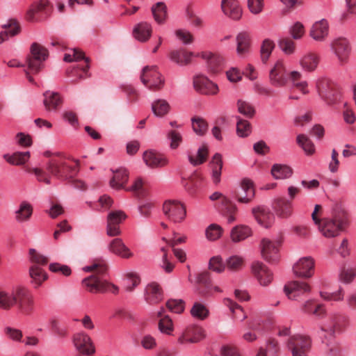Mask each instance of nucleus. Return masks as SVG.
Wrapping results in <instances>:
<instances>
[{
	"label": "nucleus",
	"instance_id": "1",
	"mask_svg": "<svg viewBox=\"0 0 356 356\" xmlns=\"http://www.w3.org/2000/svg\"><path fill=\"white\" fill-rule=\"evenodd\" d=\"M107 269L105 263L93 264L83 268L86 272L95 271L92 275L82 280L83 286L88 291L92 293H105L108 291L113 293H118V287L108 282L105 278Z\"/></svg>",
	"mask_w": 356,
	"mask_h": 356
},
{
	"label": "nucleus",
	"instance_id": "2",
	"mask_svg": "<svg viewBox=\"0 0 356 356\" xmlns=\"http://www.w3.org/2000/svg\"><path fill=\"white\" fill-rule=\"evenodd\" d=\"M317 225L324 236L336 237L348 225V214L343 210L335 211L332 218H323Z\"/></svg>",
	"mask_w": 356,
	"mask_h": 356
},
{
	"label": "nucleus",
	"instance_id": "3",
	"mask_svg": "<svg viewBox=\"0 0 356 356\" xmlns=\"http://www.w3.org/2000/svg\"><path fill=\"white\" fill-rule=\"evenodd\" d=\"M51 158L46 165L47 171L53 177L59 179H65L72 177L78 172L79 161L74 160L76 165L71 166L65 161L60 154Z\"/></svg>",
	"mask_w": 356,
	"mask_h": 356
},
{
	"label": "nucleus",
	"instance_id": "4",
	"mask_svg": "<svg viewBox=\"0 0 356 356\" xmlns=\"http://www.w3.org/2000/svg\"><path fill=\"white\" fill-rule=\"evenodd\" d=\"M63 59L65 62H77L83 59L85 60L86 63L84 66L75 65L71 68L67 69L66 73L69 77H74L75 80H78L85 79L89 76V60L88 58L85 57L83 52L80 49L76 48L72 49L71 53L65 54Z\"/></svg>",
	"mask_w": 356,
	"mask_h": 356
},
{
	"label": "nucleus",
	"instance_id": "5",
	"mask_svg": "<svg viewBox=\"0 0 356 356\" xmlns=\"http://www.w3.org/2000/svg\"><path fill=\"white\" fill-rule=\"evenodd\" d=\"M316 88L320 97L328 105H333L340 99L337 86L327 78H321L316 81Z\"/></svg>",
	"mask_w": 356,
	"mask_h": 356
},
{
	"label": "nucleus",
	"instance_id": "6",
	"mask_svg": "<svg viewBox=\"0 0 356 356\" xmlns=\"http://www.w3.org/2000/svg\"><path fill=\"white\" fill-rule=\"evenodd\" d=\"M286 348L292 356H309L312 348V341L306 335L294 334L288 339Z\"/></svg>",
	"mask_w": 356,
	"mask_h": 356
},
{
	"label": "nucleus",
	"instance_id": "7",
	"mask_svg": "<svg viewBox=\"0 0 356 356\" xmlns=\"http://www.w3.org/2000/svg\"><path fill=\"white\" fill-rule=\"evenodd\" d=\"M289 72L287 71L283 60H277L269 70L270 83L276 88H282L289 82Z\"/></svg>",
	"mask_w": 356,
	"mask_h": 356
},
{
	"label": "nucleus",
	"instance_id": "8",
	"mask_svg": "<svg viewBox=\"0 0 356 356\" xmlns=\"http://www.w3.org/2000/svg\"><path fill=\"white\" fill-rule=\"evenodd\" d=\"M31 58L27 59L29 70L38 73L42 67V62L48 57V51L46 48L34 42L31 46Z\"/></svg>",
	"mask_w": 356,
	"mask_h": 356
},
{
	"label": "nucleus",
	"instance_id": "9",
	"mask_svg": "<svg viewBox=\"0 0 356 356\" xmlns=\"http://www.w3.org/2000/svg\"><path fill=\"white\" fill-rule=\"evenodd\" d=\"M142 83L150 90H159L164 83V79L157 71L156 66H146L143 69L140 75Z\"/></svg>",
	"mask_w": 356,
	"mask_h": 356
},
{
	"label": "nucleus",
	"instance_id": "10",
	"mask_svg": "<svg viewBox=\"0 0 356 356\" xmlns=\"http://www.w3.org/2000/svg\"><path fill=\"white\" fill-rule=\"evenodd\" d=\"M15 305L20 312L29 314L33 311V297L27 289L22 286L15 288Z\"/></svg>",
	"mask_w": 356,
	"mask_h": 356
},
{
	"label": "nucleus",
	"instance_id": "11",
	"mask_svg": "<svg viewBox=\"0 0 356 356\" xmlns=\"http://www.w3.org/2000/svg\"><path fill=\"white\" fill-rule=\"evenodd\" d=\"M15 305L20 312L29 314L33 311V297L27 289L22 286L15 288Z\"/></svg>",
	"mask_w": 356,
	"mask_h": 356
},
{
	"label": "nucleus",
	"instance_id": "12",
	"mask_svg": "<svg viewBox=\"0 0 356 356\" xmlns=\"http://www.w3.org/2000/svg\"><path fill=\"white\" fill-rule=\"evenodd\" d=\"M164 214L174 222H179L186 217V209L179 202L168 200L165 202L163 207Z\"/></svg>",
	"mask_w": 356,
	"mask_h": 356
},
{
	"label": "nucleus",
	"instance_id": "13",
	"mask_svg": "<svg viewBox=\"0 0 356 356\" xmlns=\"http://www.w3.org/2000/svg\"><path fill=\"white\" fill-rule=\"evenodd\" d=\"M127 215L122 211L108 213L106 218V234L110 237L121 234L120 224L126 219Z\"/></svg>",
	"mask_w": 356,
	"mask_h": 356
},
{
	"label": "nucleus",
	"instance_id": "14",
	"mask_svg": "<svg viewBox=\"0 0 356 356\" xmlns=\"http://www.w3.org/2000/svg\"><path fill=\"white\" fill-rule=\"evenodd\" d=\"M251 272L260 285L263 286L269 285L273 280V274L271 270L261 261H254L252 264Z\"/></svg>",
	"mask_w": 356,
	"mask_h": 356
},
{
	"label": "nucleus",
	"instance_id": "15",
	"mask_svg": "<svg viewBox=\"0 0 356 356\" xmlns=\"http://www.w3.org/2000/svg\"><path fill=\"white\" fill-rule=\"evenodd\" d=\"M315 262L313 258H300L293 266L294 274L302 278H310L314 273Z\"/></svg>",
	"mask_w": 356,
	"mask_h": 356
},
{
	"label": "nucleus",
	"instance_id": "16",
	"mask_svg": "<svg viewBox=\"0 0 356 356\" xmlns=\"http://www.w3.org/2000/svg\"><path fill=\"white\" fill-rule=\"evenodd\" d=\"M73 343L81 354L91 355L95 353V348L91 338L84 332H79L74 335Z\"/></svg>",
	"mask_w": 356,
	"mask_h": 356
},
{
	"label": "nucleus",
	"instance_id": "17",
	"mask_svg": "<svg viewBox=\"0 0 356 356\" xmlns=\"http://www.w3.org/2000/svg\"><path fill=\"white\" fill-rule=\"evenodd\" d=\"M284 291L290 300H298L302 296L309 293L310 286L303 282L292 281L284 286Z\"/></svg>",
	"mask_w": 356,
	"mask_h": 356
},
{
	"label": "nucleus",
	"instance_id": "18",
	"mask_svg": "<svg viewBox=\"0 0 356 356\" xmlns=\"http://www.w3.org/2000/svg\"><path fill=\"white\" fill-rule=\"evenodd\" d=\"M279 242L272 241L267 238H264L261 243V252L262 257L270 263L277 262L279 259Z\"/></svg>",
	"mask_w": 356,
	"mask_h": 356
},
{
	"label": "nucleus",
	"instance_id": "19",
	"mask_svg": "<svg viewBox=\"0 0 356 356\" xmlns=\"http://www.w3.org/2000/svg\"><path fill=\"white\" fill-rule=\"evenodd\" d=\"M193 86L197 92L204 95H216L218 91L216 83L202 75L194 77Z\"/></svg>",
	"mask_w": 356,
	"mask_h": 356
},
{
	"label": "nucleus",
	"instance_id": "20",
	"mask_svg": "<svg viewBox=\"0 0 356 356\" xmlns=\"http://www.w3.org/2000/svg\"><path fill=\"white\" fill-rule=\"evenodd\" d=\"M331 47L340 62L343 63L347 60L350 51V47L346 38H336L332 41Z\"/></svg>",
	"mask_w": 356,
	"mask_h": 356
},
{
	"label": "nucleus",
	"instance_id": "21",
	"mask_svg": "<svg viewBox=\"0 0 356 356\" xmlns=\"http://www.w3.org/2000/svg\"><path fill=\"white\" fill-rule=\"evenodd\" d=\"M252 212L257 222L265 228L270 227L274 222V215L268 209L264 207H257L253 208Z\"/></svg>",
	"mask_w": 356,
	"mask_h": 356
},
{
	"label": "nucleus",
	"instance_id": "22",
	"mask_svg": "<svg viewBox=\"0 0 356 356\" xmlns=\"http://www.w3.org/2000/svg\"><path fill=\"white\" fill-rule=\"evenodd\" d=\"M108 248L111 252L123 259H130L134 255L120 238L113 239L108 244Z\"/></svg>",
	"mask_w": 356,
	"mask_h": 356
},
{
	"label": "nucleus",
	"instance_id": "23",
	"mask_svg": "<svg viewBox=\"0 0 356 356\" xmlns=\"http://www.w3.org/2000/svg\"><path fill=\"white\" fill-rule=\"evenodd\" d=\"M330 321L331 325L327 329H329L332 333L343 332L346 331L350 325V317L344 314H336L331 317Z\"/></svg>",
	"mask_w": 356,
	"mask_h": 356
},
{
	"label": "nucleus",
	"instance_id": "24",
	"mask_svg": "<svg viewBox=\"0 0 356 356\" xmlns=\"http://www.w3.org/2000/svg\"><path fill=\"white\" fill-rule=\"evenodd\" d=\"M273 208L276 215L282 218H287L293 211L292 203L284 197H279L274 200Z\"/></svg>",
	"mask_w": 356,
	"mask_h": 356
},
{
	"label": "nucleus",
	"instance_id": "25",
	"mask_svg": "<svg viewBox=\"0 0 356 356\" xmlns=\"http://www.w3.org/2000/svg\"><path fill=\"white\" fill-rule=\"evenodd\" d=\"M143 160L146 165L151 168H162L168 163V160L165 156L151 150L143 153Z\"/></svg>",
	"mask_w": 356,
	"mask_h": 356
},
{
	"label": "nucleus",
	"instance_id": "26",
	"mask_svg": "<svg viewBox=\"0 0 356 356\" xmlns=\"http://www.w3.org/2000/svg\"><path fill=\"white\" fill-rule=\"evenodd\" d=\"M329 24L326 19L316 22L310 29V36L316 41H323L328 35Z\"/></svg>",
	"mask_w": 356,
	"mask_h": 356
},
{
	"label": "nucleus",
	"instance_id": "27",
	"mask_svg": "<svg viewBox=\"0 0 356 356\" xmlns=\"http://www.w3.org/2000/svg\"><path fill=\"white\" fill-rule=\"evenodd\" d=\"M221 7L223 13L233 19H239L242 16V8L236 0H222Z\"/></svg>",
	"mask_w": 356,
	"mask_h": 356
},
{
	"label": "nucleus",
	"instance_id": "28",
	"mask_svg": "<svg viewBox=\"0 0 356 356\" xmlns=\"http://www.w3.org/2000/svg\"><path fill=\"white\" fill-rule=\"evenodd\" d=\"M320 62L319 56L314 52H308L300 60V65L307 72H312L316 70Z\"/></svg>",
	"mask_w": 356,
	"mask_h": 356
},
{
	"label": "nucleus",
	"instance_id": "29",
	"mask_svg": "<svg viewBox=\"0 0 356 356\" xmlns=\"http://www.w3.org/2000/svg\"><path fill=\"white\" fill-rule=\"evenodd\" d=\"M163 299V293L161 287L156 283L148 284L145 289V300L152 305L157 304Z\"/></svg>",
	"mask_w": 356,
	"mask_h": 356
},
{
	"label": "nucleus",
	"instance_id": "30",
	"mask_svg": "<svg viewBox=\"0 0 356 356\" xmlns=\"http://www.w3.org/2000/svg\"><path fill=\"white\" fill-rule=\"evenodd\" d=\"M289 81L291 83L292 87L301 92L303 95L309 93L308 83L302 80V74L298 71L289 72Z\"/></svg>",
	"mask_w": 356,
	"mask_h": 356
},
{
	"label": "nucleus",
	"instance_id": "31",
	"mask_svg": "<svg viewBox=\"0 0 356 356\" xmlns=\"http://www.w3.org/2000/svg\"><path fill=\"white\" fill-rule=\"evenodd\" d=\"M2 28L4 31L0 32V44L7 40L9 37L17 35L20 31L19 25L15 19H10L2 25Z\"/></svg>",
	"mask_w": 356,
	"mask_h": 356
},
{
	"label": "nucleus",
	"instance_id": "32",
	"mask_svg": "<svg viewBox=\"0 0 356 356\" xmlns=\"http://www.w3.org/2000/svg\"><path fill=\"white\" fill-rule=\"evenodd\" d=\"M202 56L203 58L207 60L208 67L212 72H218L225 63L224 58L220 55L206 52L203 53Z\"/></svg>",
	"mask_w": 356,
	"mask_h": 356
},
{
	"label": "nucleus",
	"instance_id": "33",
	"mask_svg": "<svg viewBox=\"0 0 356 356\" xmlns=\"http://www.w3.org/2000/svg\"><path fill=\"white\" fill-rule=\"evenodd\" d=\"M152 26L147 22H140L134 29L133 33L136 39L146 42L152 35Z\"/></svg>",
	"mask_w": 356,
	"mask_h": 356
},
{
	"label": "nucleus",
	"instance_id": "34",
	"mask_svg": "<svg viewBox=\"0 0 356 356\" xmlns=\"http://www.w3.org/2000/svg\"><path fill=\"white\" fill-rule=\"evenodd\" d=\"M212 169V181L215 184H218L220 182V177L222 168V160L220 154L216 153L212 157L210 162Z\"/></svg>",
	"mask_w": 356,
	"mask_h": 356
},
{
	"label": "nucleus",
	"instance_id": "35",
	"mask_svg": "<svg viewBox=\"0 0 356 356\" xmlns=\"http://www.w3.org/2000/svg\"><path fill=\"white\" fill-rule=\"evenodd\" d=\"M29 276L31 284L35 288L39 287L47 279V273L37 265H32L29 268Z\"/></svg>",
	"mask_w": 356,
	"mask_h": 356
},
{
	"label": "nucleus",
	"instance_id": "36",
	"mask_svg": "<svg viewBox=\"0 0 356 356\" xmlns=\"http://www.w3.org/2000/svg\"><path fill=\"white\" fill-rule=\"evenodd\" d=\"M113 177L110 181L111 186L115 189L124 188V184L128 180L129 175L127 170L125 168H120L113 171Z\"/></svg>",
	"mask_w": 356,
	"mask_h": 356
},
{
	"label": "nucleus",
	"instance_id": "37",
	"mask_svg": "<svg viewBox=\"0 0 356 356\" xmlns=\"http://www.w3.org/2000/svg\"><path fill=\"white\" fill-rule=\"evenodd\" d=\"M15 289L12 291H0V309L9 310L15 305Z\"/></svg>",
	"mask_w": 356,
	"mask_h": 356
},
{
	"label": "nucleus",
	"instance_id": "38",
	"mask_svg": "<svg viewBox=\"0 0 356 356\" xmlns=\"http://www.w3.org/2000/svg\"><path fill=\"white\" fill-rule=\"evenodd\" d=\"M44 105L47 111L56 110L62 103L57 92L47 91L44 93Z\"/></svg>",
	"mask_w": 356,
	"mask_h": 356
},
{
	"label": "nucleus",
	"instance_id": "39",
	"mask_svg": "<svg viewBox=\"0 0 356 356\" xmlns=\"http://www.w3.org/2000/svg\"><path fill=\"white\" fill-rule=\"evenodd\" d=\"M33 213V207L27 202H22L19 209L15 211V220L17 222H22L30 219Z\"/></svg>",
	"mask_w": 356,
	"mask_h": 356
},
{
	"label": "nucleus",
	"instance_id": "40",
	"mask_svg": "<svg viewBox=\"0 0 356 356\" xmlns=\"http://www.w3.org/2000/svg\"><path fill=\"white\" fill-rule=\"evenodd\" d=\"M193 56L192 52L186 51L184 49H179L172 51L170 54V58L172 61L179 65H184L191 62Z\"/></svg>",
	"mask_w": 356,
	"mask_h": 356
},
{
	"label": "nucleus",
	"instance_id": "41",
	"mask_svg": "<svg viewBox=\"0 0 356 356\" xmlns=\"http://www.w3.org/2000/svg\"><path fill=\"white\" fill-rule=\"evenodd\" d=\"M293 174V170L288 165L275 164L271 168V175L276 179L289 178Z\"/></svg>",
	"mask_w": 356,
	"mask_h": 356
},
{
	"label": "nucleus",
	"instance_id": "42",
	"mask_svg": "<svg viewBox=\"0 0 356 356\" xmlns=\"http://www.w3.org/2000/svg\"><path fill=\"white\" fill-rule=\"evenodd\" d=\"M30 157L29 152H17L10 154H4L3 158L11 165H19L24 164Z\"/></svg>",
	"mask_w": 356,
	"mask_h": 356
},
{
	"label": "nucleus",
	"instance_id": "43",
	"mask_svg": "<svg viewBox=\"0 0 356 356\" xmlns=\"http://www.w3.org/2000/svg\"><path fill=\"white\" fill-rule=\"evenodd\" d=\"M302 311L307 314H312L316 316L325 314V309L323 305L316 303L314 300H307L302 305Z\"/></svg>",
	"mask_w": 356,
	"mask_h": 356
},
{
	"label": "nucleus",
	"instance_id": "44",
	"mask_svg": "<svg viewBox=\"0 0 356 356\" xmlns=\"http://www.w3.org/2000/svg\"><path fill=\"white\" fill-rule=\"evenodd\" d=\"M208 156V149L205 145H202L197 149V156L194 157L191 153L188 154V159L193 166L204 163Z\"/></svg>",
	"mask_w": 356,
	"mask_h": 356
},
{
	"label": "nucleus",
	"instance_id": "45",
	"mask_svg": "<svg viewBox=\"0 0 356 356\" xmlns=\"http://www.w3.org/2000/svg\"><path fill=\"white\" fill-rule=\"evenodd\" d=\"M191 314L193 318L203 321L209 316V310L205 305L195 302L191 309Z\"/></svg>",
	"mask_w": 356,
	"mask_h": 356
},
{
	"label": "nucleus",
	"instance_id": "46",
	"mask_svg": "<svg viewBox=\"0 0 356 356\" xmlns=\"http://www.w3.org/2000/svg\"><path fill=\"white\" fill-rule=\"evenodd\" d=\"M154 20L158 24H162L167 17V7L163 2H158L152 7Z\"/></svg>",
	"mask_w": 356,
	"mask_h": 356
},
{
	"label": "nucleus",
	"instance_id": "47",
	"mask_svg": "<svg viewBox=\"0 0 356 356\" xmlns=\"http://www.w3.org/2000/svg\"><path fill=\"white\" fill-rule=\"evenodd\" d=\"M152 111L155 116L163 117L170 111V105L164 99H158L152 104Z\"/></svg>",
	"mask_w": 356,
	"mask_h": 356
},
{
	"label": "nucleus",
	"instance_id": "48",
	"mask_svg": "<svg viewBox=\"0 0 356 356\" xmlns=\"http://www.w3.org/2000/svg\"><path fill=\"white\" fill-rule=\"evenodd\" d=\"M193 131L198 136H204L208 130V123L201 117H194L191 119Z\"/></svg>",
	"mask_w": 356,
	"mask_h": 356
},
{
	"label": "nucleus",
	"instance_id": "49",
	"mask_svg": "<svg viewBox=\"0 0 356 356\" xmlns=\"http://www.w3.org/2000/svg\"><path fill=\"white\" fill-rule=\"evenodd\" d=\"M279 47L286 55H291L296 52V44L293 38L285 37L280 40Z\"/></svg>",
	"mask_w": 356,
	"mask_h": 356
},
{
	"label": "nucleus",
	"instance_id": "50",
	"mask_svg": "<svg viewBox=\"0 0 356 356\" xmlns=\"http://www.w3.org/2000/svg\"><path fill=\"white\" fill-rule=\"evenodd\" d=\"M297 143L307 154L311 155L314 153V145L307 136L304 134L298 135L297 136Z\"/></svg>",
	"mask_w": 356,
	"mask_h": 356
},
{
	"label": "nucleus",
	"instance_id": "51",
	"mask_svg": "<svg viewBox=\"0 0 356 356\" xmlns=\"http://www.w3.org/2000/svg\"><path fill=\"white\" fill-rule=\"evenodd\" d=\"M209 199L211 201L220 200L221 210H227L228 211H232V209H234L233 207H229L232 201L220 192H214L209 196Z\"/></svg>",
	"mask_w": 356,
	"mask_h": 356
},
{
	"label": "nucleus",
	"instance_id": "52",
	"mask_svg": "<svg viewBox=\"0 0 356 356\" xmlns=\"http://www.w3.org/2000/svg\"><path fill=\"white\" fill-rule=\"evenodd\" d=\"M167 138L170 140V147L172 149H177L183 142V136L179 131L173 129L167 134Z\"/></svg>",
	"mask_w": 356,
	"mask_h": 356
},
{
	"label": "nucleus",
	"instance_id": "53",
	"mask_svg": "<svg viewBox=\"0 0 356 356\" xmlns=\"http://www.w3.org/2000/svg\"><path fill=\"white\" fill-rule=\"evenodd\" d=\"M226 267L227 266L220 256H214L209 260V268L216 273H222L225 271Z\"/></svg>",
	"mask_w": 356,
	"mask_h": 356
},
{
	"label": "nucleus",
	"instance_id": "54",
	"mask_svg": "<svg viewBox=\"0 0 356 356\" xmlns=\"http://www.w3.org/2000/svg\"><path fill=\"white\" fill-rule=\"evenodd\" d=\"M274 48L275 43L272 40L269 39L264 40L261 47V58L263 63H266Z\"/></svg>",
	"mask_w": 356,
	"mask_h": 356
},
{
	"label": "nucleus",
	"instance_id": "55",
	"mask_svg": "<svg viewBox=\"0 0 356 356\" xmlns=\"http://www.w3.org/2000/svg\"><path fill=\"white\" fill-rule=\"evenodd\" d=\"M356 276V269L343 266L339 274L340 280L345 284L351 283Z\"/></svg>",
	"mask_w": 356,
	"mask_h": 356
},
{
	"label": "nucleus",
	"instance_id": "56",
	"mask_svg": "<svg viewBox=\"0 0 356 356\" xmlns=\"http://www.w3.org/2000/svg\"><path fill=\"white\" fill-rule=\"evenodd\" d=\"M222 228L217 224H211L206 229L205 234L209 241L218 239L222 234Z\"/></svg>",
	"mask_w": 356,
	"mask_h": 356
},
{
	"label": "nucleus",
	"instance_id": "57",
	"mask_svg": "<svg viewBox=\"0 0 356 356\" xmlns=\"http://www.w3.org/2000/svg\"><path fill=\"white\" fill-rule=\"evenodd\" d=\"M169 311L176 314H181L185 308V302L181 299H170L166 302Z\"/></svg>",
	"mask_w": 356,
	"mask_h": 356
},
{
	"label": "nucleus",
	"instance_id": "58",
	"mask_svg": "<svg viewBox=\"0 0 356 356\" xmlns=\"http://www.w3.org/2000/svg\"><path fill=\"white\" fill-rule=\"evenodd\" d=\"M243 258L236 255L231 256L226 260V266L228 270L236 271L241 268L243 264Z\"/></svg>",
	"mask_w": 356,
	"mask_h": 356
},
{
	"label": "nucleus",
	"instance_id": "59",
	"mask_svg": "<svg viewBox=\"0 0 356 356\" xmlns=\"http://www.w3.org/2000/svg\"><path fill=\"white\" fill-rule=\"evenodd\" d=\"M230 238L233 243H239L245 239V227L236 225L230 232Z\"/></svg>",
	"mask_w": 356,
	"mask_h": 356
},
{
	"label": "nucleus",
	"instance_id": "60",
	"mask_svg": "<svg viewBox=\"0 0 356 356\" xmlns=\"http://www.w3.org/2000/svg\"><path fill=\"white\" fill-rule=\"evenodd\" d=\"M140 282V277L134 273H129L124 280V289L126 291L131 292L135 287H136Z\"/></svg>",
	"mask_w": 356,
	"mask_h": 356
},
{
	"label": "nucleus",
	"instance_id": "61",
	"mask_svg": "<svg viewBox=\"0 0 356 356\" xmlns=\"http://www.w3.org/2000/svg\"><path fill=\"white\" fill-rule=\"evenodd\" d=\"M48 5L49 1L47 0H40L35 4L33 5L27 13L29 20H33L35 14L45 9Z\"/></svg>",
	"mask_w": 356,
	"mask_h": 356
},
{
	"label": "nucleus",
	"instance_id": "62",
	"mask_svg": "<svg viewBox=\"0 0 356 356\" xmlns=\"http://www.w3.org/2000/svg\"><path fill=\"white\" fill-rule=\"evenodd\" d=\"M159 330L164 334H171L173 330V323L172 320L168 316H165L159 321Z\"/></svg>",
	"mask_w": 356,
	"mask_h": 356
},
{
	"label": "nucleus",
	"instance_id": "63",
	"mask_svg": "<svg viewBox=\"0 0 356 356\" xmlns=\"http://www.w3.org/2000/svg\"><path fill=\"white\" fill-rule=\"evenodd\" d=\"M245 192V178L240 181L239 185L234 187L232 191V197L236 200L238 202H245V197L242 196V193Z\"/></svg>",
	"mask_w": 356,
	"mask_h": 356
},
{
	"label": "nucleus",
	"instance_id": "64",
	"mask_svg": "<svg viewBox=\"0 0 356 356\" xmlns=\"http://www.w3.org/2000/svg\"><path fill=\"white\" fill-rule=\"evenodd\" d=\"M289 33L293 40H300L305 34V27L299 22H296L290 29Z\"/></svg>",
	"mask_w": 356,
	"mask_h": 356
}]
</instances>
